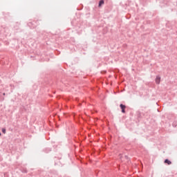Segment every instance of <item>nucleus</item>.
I'll return each mask as SVG.
<instances>
[{
  "label": "nucleus",
  "mask_w": 177,
  "mask_h": 177,
  "mask_svg": "<svg viewBox=\"0 0 177 177\" xmlns=\"http://www.w3.org/2000/svg\"><path fill=\"white\" fill-rule=\"evenodd\" d=\"M165 164H167V165H171L172 164V162H171V160L166 159L165 160Z\"/></svg>",
  "instance_id": "nucleus-3"
},
{
  "label": "nucleus",
  "mask_w": 177,
  "mask_h": 177,
  "mask_svg": "<svg viewBox=\"0 0 177 177\" xmlns=\"http://www.w3.org/2000/svg\"><path fill=\"white\" fill-rule=\"evenodd\" d=\"M120 106L122 109V113H125V109H126L127 106H125V105H124L122 104H121L120 105Z\"/></svg>",
  "instance_id": "nucleus-2"
},
{
  "label": "nucleus",
  "mask_w": 177,
  "mask_h": 177,
  "mask_svg": "<svg viewBox=\"0 0 177 177\" xmlns=\"http://www.w3.org/2000/svg\"><path fill=\"white\" fill-rule=\"evenodd\" d=\"M102 5H104V1L101 0L99 3V7L100 8V6H102Z\"/></svg>",
  "instance_id": "nucleus-4"
},
{
  "label": "nucleus",
  "mask_w": 177,
  "mask_h": 177,
  "mask_svg": "<svg viewBox=\"0 0 177 177\" xmlns=\"http://www.w3.org/2000/svg\"><path fill=\"white\" fill-rule=\"evenodd\" d=\"M1 131H2V132H3V133H6V129H1Z\"/></svg>",
  "instance_id": "nucleus-5"
},
{
  "label": "nucleus",
  "mask_w": 177,
  "mask_h": 177,
  "mask_svg": "<svg viewBox=\"0 0 177 177\" xmlns=\"http://www.w3.org/2000/svg\"><path fill=\"white\" fill-rule=\"evenodd\" d=\"M1 133H0V136H1Z\"/></svg>",
  "instance_id": "nucleus-6"
},
{
  "label": "nucleus",
  "mask_w": 177,
  "mask_h": 177,
  "mask_svg": "<svg viewBox=\"0 0 177 177\" xmlns=\"http://www.w3.org/2000/svg\"><path fill=\"white\" fill-rule=\"evenodd\" d=\"M160 80H161V76H160V75L156 76V84H160Z\"/></svg>",
  "instance_id": "nucleus-1"
}]
</instances>
